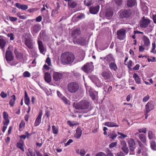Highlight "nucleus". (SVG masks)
I'll return each mask as SVG.
<instances>
[{
  "mask_svg": "<svg viewBox=\"0 0 156 156\" xmlns=\"http://www.w3.org/2000/svg\"><path fill=\"white\" fill-rule=\"evenodd\" d=\"M92 89L91 88V87H90L88 91L90 96L91 98L92 99L94 100L96 99L97 94H95L92 91Z\"/></svg>",
  "mask_w": 156,
  "mask_h": 156,
  "instance_id": "28",
  "label": "nucleus"
},
{
  "mask_svg": "<svg viewBox=\"0 0 156 156\" xmlns=\"http://www.w3.org/2000/svg\"><path fill=\"white\" fill-rule=\"evenodd\" d=\"M93 82L95 83L96 85L98 87H101L102 85L103 84L100 81L98 78L97 77L95 78V80H93Z\"/></svg>",
  "mask_w": 156,
  "mask_h": 156,
  "instance_id": "33",
  "label": "nucleus"
},
{
  "mask_svg": "<svg viewBox=\"0 0 156 156\" xmlns=\"http://www.w3.org/2000/svg\"><path fill=\"white\" fill-rule=\"evenodd\" d=\"M151 22V20L143 16L140 22V27L142 28H146L149 26L151 27L150 24Z\"/></svg>",
  "mask_w": 156,
  "mask_h": 156,
  "instance_id": "4",
  "label": "nucleus"
},
{
  "mask_svg": "<svg viewBox=\"0 0 156 156\" xmlns=\"http://www.w3.org/2000/svg\"><path fill=\"white\" fill-rule=\"evenodd\" d=\"M148 137L150 139H152L154 137V135L153 134L152 131L149 130L148 133Z\"/></svg>",
  "mask_w": 156,
  "mask_h": 156,
  "instance_id": "43",
  "label": "nucleus"
},
{
  "mask_svg": "<svg viewBox=\"0 0 156 156\" xmlns=\"http://www.w3.org/2000/svg\"><path fill=\"white\" fill-rule=\"evenodd\" d=\"M133 77L134 78L137 84H140L141 83L140 79L139 76L136 73H134L133 75Z\"/></svg>",
  "mask_w": 156,
  "mask_h": 156,
  "instance_id": "26",
  "label": "nucleus"
},
{
  "mask_svg": "<svg viewBox=\"0 0 156 156\" xmlns=\"http://www.w3.org/2000/svg\"><path fill=\"white\" fill-rule=\"evenodd\" d=\"M8 19L12 22L16 21L17 20V18L11 16H9Z\"/></svg>",
  "mask_w": 156,
  "mask_h": 156,
  "instance_id": "48",
  "label": "nucleus"
},
{
  "mask_svg": "<svg viewBox=\"0 0 156 156\" xmlns=\"http://www.w3.org/2000/svg\"><path fill=\"white\" fill-rule=\"evenodd\" d=\"M139 65L137 64L133 68V69L134 70L136 71L139 69Z\"/></svg>",
  "mask_w": 156,
  "mask_h": 156,
  "instance_id": "61",
  "label": "nucleus"
},
{
  "mask_svg": "<svg viewBox=\"0 0 156 156\" xmlns=\"http://www.w3.org/2000/svg\"><path fill=\"white\" fill-rule=\"evenodd\" d=\"M82 133L81 129L79 128H77L76 130V133L74 135L75 137L79 139L81 136Z\"/></svg>",
  "mask_w": 156,
  "mask_h": 156,
  "instance_id": "22",
  "label": "nucleus"
},
{
  "mask_svg": "<svg viewBox=\"0 0 156 156\" xmlns=\"http://www.w3.org/2000/svg\"><path fill=\"white\" fill-rule=\"evenodd\" d=\"M68 5L73 8H74L76 6V4L75 2L72 1L68 2Z\"/></svg>",
  "mask_w": 156,
  "mask_h": 156,
  "instance_id": "36",
  "label": "nucleus"
},
{
  "mask_svg": "<svg viewBox=\"0 0 156 156\" xmlns=\"http://www.w3.org/2000/svg\"><path fill=\"white\" fill-rule=\"evenodd\" d=\"M73 106L76 109H86L88 108L89 103L86 101H83L76 104L74 103Z\"/></svg>",
  "mask_w": 156,
  "mask_h": 156,
  "instance_id": "3",
  "label": "nucleus"
},
{
  "mask_svg": "<svg viewBox=\"0 0 156 156\" xmlns=\"http://www.w3.org/2000/svg\"><path fill=\"white\" fill-rule=\"evenodd\" d=\"M38 44L39 49L40 52L42 54H44V49L42 42L38 40Z\"/></svg>",
  "mask_w": 156,
  "mask_h": 156,
  "instance_id": "19",
  "label": "nucleus"
},
{
  "mask_svg": "<svg viewBox=\"0 0 156 156\" xmlns=\"http://www.w3.org/2000/svg\"><path fill=\"white\" fill-rule=\"evenodd\" d=\"M46 62L49 66H51V60L50 58H47L46 60Z\"/></svg>",
  "mask_w": 156,
  "mask_h": 156,
  "instance_id": "59",
  "label": "nucleus"
},
{
  "mask_svg": "<svg viewBox=\"0 0 156 156\" xmlns=\"http://www.w3.org/2000/svg\"><path fill=\"white\" fill-rule=\"evenodd\" d=\"M67 87L69 92L71 93H75L78 90L80 86L78 83L72 82L68 84Z\"/></svg>",
  "mask_w": 156,
  "mask_h": 156,
  "instance_id": "2",
  "label": "nucleus"
},
{
  "mask_svg": "<svg viewBox=\"0 0 156 156\" xmlns=\"http://www.w3.org/2000/svg\"><path fill=\"white\" fill-rule=\"evenodd\" d=\"M75 59L74 55L72 53L65 52L61 55V60L64 63L70 64L72 63Z\"/></svg>",
  "mask_w": 156,
  "mask_h": 156,
  "instance_id": "1",
  "label": "nucleus"
},
{
  "mask_svg": "<svg viewBox=\"0 0 156 156\" xmlns=\"http://www.w3.org/2000/svg\"><path fill=\"white\" fill-rule=\"evenodd\" d=\"M116 156H125V155L122 152H120L117 153Z\"/></svg>",
  "mask_w": 156,
  "mask_h": 156,
  "instance_id": "64",
  "label": "nucleus"
},
{
  "mask_svg": "<svg viewBox=\"0 0 156 156\" xmlns=\"http://www.w3.org/2000/svg\"><path fill=\"white\" fill-rule=\"evenodd\" d=\"M151 58H148L147 60L148 62H156L155 58V57H151Z\"/></svg>",
  "mask_w": 156,
  "mask_h": 156,
  "instance_id": "51",
  "label": "nucleus"
},
{
  "mask_svg": "<svg viewBox=\"0 0 156 156\" xmlns=\"http://www.w3.org/2000/svg\"><path fill=\"white\" fill-rule=\"evenodd\" d=\"M95 156H106V154L103 152H99L96 154Z\"/></svg>",
  "mask_w": 156,
  "mask_h": 156,
  "instance_id": "49",
  "label": "nucleus"
},
{
  "mask_svg": "<svg viewBox=\"0 0 156 156\" xmlns=\"http://www.w3.org/2000/svg\"><path fill=\"white\" fill-rule=\"evenodd\" d=\"M113 14L112 11L108 10L106 13V16L107 17H110L112 16Z\"/></svg>",
  "mask_w": 156,
  "mask_h": 156,
  "instance_id": "40",
  "label": "nucleus"
},
{
  "mask_svg": "<svg viewBox=\"0 0 156 156\" xmlns=\"http://www.w3.org/2000/svg\"><path fill=\"white\" fill-rule=\"evenodd\" d=\"M84 5L87 6H90L92 4V2L91 1H86L85 0L84 1Z\"/></svg>",
  "mask_w": 156,
  "mask_h": 156,
  "instance_id": "45",
  "label": "nucleus"
},
{
  "mask_svg": "<svg viewBox=\"0 0 156 156\" xmlns=\"http://www.w3.org/2000/svg\"><path fill=\"white\" fill-rule=\"evenodd\" d=\"M136 3L135 0H128L127 2V5L129 7L134 6Z\"/></svg>",
  "mask_w": 156,
  "mask_h": 156,
  "instance_id": "30",
  "label": "nucleus"
},
{
  "mask_svg": "<svg viewBox=\"0 0 156 156\" xmlns=\"http://www.w3.org/2000/svg\"><path fill=\"white\" fill-rule=\"evenodd\" d=\"M139 138L143 143H145L146 142V137L144 134H140L139 136Z\"/></svg>",
  "mask_w": 156,
  "mask_h": 156,
  "instance_id": "35",
  "label": "nucleus"
},
{
  "mask_svg": "<svg viewBox=\"0 0 156 156\" xmlns=\"http://www.w3.org/2000/svg\"><path fill=\"white\" fill-rule=\"evenodd\" d=\"M126 65H127L128 68L130 69H131L133 65V62L132 60H129V62L127 64H125Z\"/></svg>",
  "mask_w": 156,
  "mask_h": 156,
  "instance_id": "38",
  "label": "nucleus"
},
{
  "mask_svg": "<svg viewBox=\"0 0 156 156\" xmlns=\"http://www.w3.org/2000/svg\"><path fill=\"white\" fill-rule=\"evenodd\" d=\"M80 33V31L78 29L74 30L72 32V36L73 38L74 39H76V37L79 36Z\"/></svg>",
  "mask_w": 156,
  "mask_h": 156,
  "instance_id": "18",
  "label": "nucleus"
},
{
  "mask_svg": "<svg viewBox=\"0 0 156 156\" xmlns=\"http://www.w3.org/2000/svg\"><path fill=\"white\" fill-rule=\"evenodd\" d=\"M123 16L125 18L129 17L131 14V12L129 10H125L122 12Z\"/></svg>",
  "mask_w": 156,
  "mask_h": 156,
  "instance_id": "32",
  "label": "nucleus"
},
{
  "mask_svg": "<svg viewBox=\"0 0 156 156\" xmlns=\"http://www.w3.org/2000/svg\"><path fill=\"white\" fill-rule=\"evenodd\" d=\"M152 48L151 51V52L154 53V51L156 48V45L155 42H154L152 43Z\"/></svg>",
  "mask_w": 156,
  "mask_h": 156,
  "instance_id": "52",
  "label": "nucleus"
},
{
  "mask_svg": "<svg viewBox=\"0 0 156 156\" xmlns=\"http://www.w3.org/2000/svg\"><path fill=\"white\" fill-rule=\"evenodd\" d=\"M128 144L130 151H133L135 149L134 146L135 145L134 140L132 138L129 139L128 140Z\"/></svg>",
  "mask_w": 156,
  "mask_h": 156,
  "instance_id": "16",
  "label": "nucleus"
},
{
  "mask_svg": "<svg viewBox=\"0 0 156 156\" xmlns=\"http://www.w3.org/2000/svg\"><path fill=\"white\" fill-rule=\"evenodd\" d=\"M109 66V68L112 70L115 71L118 69L117 66L115 62H113L110 63Z\"/></svg>",
  "mask_w": 156,
  "mask_h": 156,
  "instance_id": "20",
  "label": "nucleus"
},
{
  "mask_svg": "<svg viewBox=\"0 0 156 156\" xmlns=\"http://www.w3.org/2000/svg\"><path fill=\"white\" fill-rule=\"evenodd\" d=\"M76 152L81 156H84L86 153L85 150L83 149H77L76 150Z\"/></svg>",
  "mask_w": 156,
  "mask_h": 156,
  "instance_id": "29",
  "label": "nucleus"
},
{
  "mask_svg": "<svg viewBox=\"0 0 156 156\" xmlns=\"http://www.w3.org/2000/svg\"><path fill=\"white\" fill-rule=\"evenodd\" d=\"M144 45L143 46H140L139 47V50L140 52H143L145 50V48L144 47Z\"/></svg>",
  "mask_w": 156,
  "mask_h": 156,
  "instance_id": "60",
  "label": "nucleus"
},
{
  "mask_svg": "<svg viewBox=\"0 0 156 156\" xmlns=\"http://www.w3.org/2000/svg\"><path fill=\"white\" fill-rule=\"evenodd\" d=\"M109 136L111 138L114 139L117 136V135L115 132L112 131V133H110Z\"/></svg>",
  "mask_w": 156,
  "mask_h": 156,
  "instance_id": "42",
  "label": "nucleus"
},
{
  "mask_svg": "<svg viewBox=\"0 0 156 156\" xmlns=\"http://www.w3.org/2000/svg\"><path fill=\"white\" fill-rule=\"evenodd\" d=\"M53 133L54 134H57L58 133V129L54 125L52 126Z\"/></svg>",
  "mask_w": 156,
  "mask_h": 156,
  "instance_id": "44",
  "label": "nucleus"
},
{
  "mask_svg": "<svg viewBox=\"0 0 156 156\" xmlns=\"http://www.w3.org/2000/svg\"><path fill=\"white\" fill-rule=\"evenodd\" d=\"M63 76L62 74L57 72H54L53 74V79L55 81H58L61 79Z\"/></svg>",
  "mask_w": 156,
  "mask_h": 156,
  "instance_id": "14",
  "label": "nucleus"
},
{
  "mask_svg": "<svg viewBox=\"0 0 156 156\" xmlns=\"http://www.w3.org/2000/svg\"><path fill=\"white\" fill-rule=\"evenodd\" d=\"M123 0H115V2L118 5H121L122 2Z\"/></svg>",
  "mask_w": 156,
  "mask_h": 156,
  "instance_id": "53",
  "label": "nucleus"
},
{
  "mask_svg": "<svg viewBox=\"0 0 156 156\" xmlns=\"http://www.w3.org/2000/svg\"><path fill=\"white\" fill-rule=\"evenodd\" d=\"M66 104H69V101L65 97H61V99Z\"/></svg>",
  "mask_w": 156,
  "mask_h": 156,
  "instance_id": "41",
  "label": "nucleus"
},
{
  "mask_svg": "<svg viewBox=\"0 0 156 156\" xmlns=\"http://www.w3.org/2000/svg\"><path fill=\"white\" fill-rule=\"evenodd\" d=\"M23 76L26 77H29L30 76V73L28 71H26L23 73Z\"/></svg>",
  "mask_w": 156,
  "mask_h": 156,
  "instance_id": "50",
  "label": "nucleus"
},
{
  "mask_svg": "<svg viewBox=\"0 0 156 156\" xmlns=\"http://www.w3.org/2000/svg\"><path fill=\"white\" fill-rule=\"evenodd\" d=\"M9 122V119H4L3 121V123L4 125L8 126Z\"/></svg>",
  "mask_w": 156,
  "mask_h": 156,
  "instance_id": "58",
  "label": "nucleus"
},
{
  "mask_svg": "<svg viewBox=\"0 0 156 156\" xmlns=\"http://www.w3.org/2000/svg\"><path fill=\"white\" fill-rule=\"evenodd\" d=\"M1 96L3 98H5L7 97V94L4 91H2L1 94Z\"/></svg>",
  "mask_w": 156,
  "mask_h": 156,
  "instance_id": "56",
  "label": "nucleus"
},
{
  "mask_svg": "<svg viewBox=\"0 0 156 156\" xmlns=\"http://www.w3.org/2000/svg\"><path fill=\"white\" fill-rule=\"evenodd\" d=\"M42 17L41 16H39L36 18V21L37 22H40L42 20Z\"/></svg>",
  "mask_w": 156,
  "mask_h": 156,
  "instance_id": "63",
  "label": "nucleus"
},
{
  "mask_svg": "<svg viewBox=\"0 0 156 156\" xmlns=\"http://www.w3.org/2000/svg\"><path fill=\"white\" fill-rule=\"evenodd\" d=\"M25 104L27 105H28L30 102V99L26 91L25 92Z\"/></svg>",
  "mask_w": 156,
  "mask_h": 156,
  "instance_id": "34",
  "label": "nucleus"
},
{
  "mask_svg": "<svg viewBox=\"0 0 156 156\" xmlns=\"http://www.w3.org/2000/svg\"><path fill=\"white\" fill-rule=\"evenodd\" d=\"M100 6L98 5L95 6H92L90 8L89 11L91 14H96L98 12Z\"/></svg>",
  "mask_w": 156,
  "mask_h": 156,
  "instance_id": "15",
  "label": "nucleus"
},
{
  "mask_svg": "<svg viewBox=\"0 0 156 156\" xmlns=\"http://www.w3.org/2000/svg\"><path fill=\"white\" fill-rule=\"evenodd\" d=\"M142 39L144 44V46H148L150 44V41L149 39L146 36L144 35L142 37Z\"/></svg>",
  "mask_w": 156,
  "mask_h": 156,
  "instance_id": "17",
  "label": "nucleus"
},
{
  "mask_svg": "<svg viewBox=\"0 0 156 156\" xmlns=\"http://www.w3.org/2000/svg\"><path fill=\"white\" fill-rule=\"evenodd\" d=\"M42 115V112H40L34 122V125L35 126H38L41 123V117Z\"/></svg>",
  "mask_w": 156,
  "mask_h": 156,
  "instance_id": "13",
  "label": "nucleus"
},
{
  "mask_svg": "<svg viewBox=\"0 0 156 156\" xmlns=\"http://www.w3.org/2000/svg\"><path fill=\"white\" fill-rule=\"evenodd\" d=\"M73 42L74 44H78L81 45H84L86 44V41L85 38L80 37L78 39L73 40Z\"/></svg>",
  "mask_w": 156,
  "mask_h": 156,
  "instance_id": "8",
  "label": "nucleus"
},
{
  "mask_svg": "<svg viewBox=\"0 0 156 156\" xmlns=\"http://www.w3.org/2000/svg\"><path fill=\"white\" fill-rule=\"evenodd\" d=\"M25 44L30 49H32L33 48V40L30 38L25 39Z\"/></svg>",
  "mask_w": 156,
  "mask_h": 156,
  "instance_id": "10",
  "label": "nucleus"
},
{
  "mask_svg": "<svg viewBox=\"0 0 156 156\" xmlns=\"http://www.w3.org/2000/svg\"><path fill=\"white\" fill-rule=\"evenodd\" d=\"M102 76L104 79L108 80L111 78L112 76V75L111 72L110 71H105L101 74Z\"/></svg>",
  "mask_w": 156,
  "mask_h": 156,
  "instance_id": "12",
  "label": "nucleus"
},
{
  "mask_svg": "<svg viewBox=\"0 0 156 156\" xmlns=\"http://www.w3.org/2000/svg\"><path fill=\"white\" fill-rule=\"evenodd\" d=\"M101 59L104 60L105 62H106L108 63L115 62V59L113 58L112 55L111 54L108 55L105 57L101 58Z\"/></svg>",
  "mask_w": 156,
  "mask_h": 156,
  "instance_id": "9",
  "label": "nucleus"
},
{
  "mask_svg": "<svg viewBox=\"0 0 156 156\" xmlns=\"http://www.w3.org/2000/svg\"><path fill=\"white\" fill-rule=\"evenodd\" d=\"M16 96L13 95L11 96V99L9 101V104L11 106H13L15 104L16 101Z\"/></svg>",
  "mask_w": 156,
  "mask_h": 156,
  "instance_id": "31",
  "label": "nucleus"
},
{
  "mask_svg": "<svg viewBox=\"0 0 156 156\" xmlns=\"http://www.w3.org/2000/svg\"><path fill=\"white\" fill-rule=\"evenodd\" d=\"M154 106L153 101L148 102L145 105V109L147 113H148L151 110L154 109Z\"/></svg>",
  "mask_w": 156,
  "mask_h": 156,
  "instance_id": "7",
  "label": "nucleus"
},
{
  "mask_svg": "<svg viewBox=\"0 0 156 156\" xmlns=\"http://www.w3.org/2000/svg\"><path fill=\"white\" fill-rule=\"evenodd\" d=\"M7 36L8 37L10 38V40L11 41L13 40L14 39L13 34L12 33L8 34Z\"/></svg>",
  "mask_w": 156,
  "mask_h": 156,
  "instance_id": "54",
  "label": "nucleus"
},
{
  "mask_svg": "<svg viewBox=\"0 0 156 156\" xmlns=\"http://www.w3.org/2000/svg\"><path fill=\"white\" fill-rule=\"evenodd\" d=\"M93 63L91 62L90 63H87L82 68L83 70L87 73L91 72L94 69Z\"/></svg>",
  "mask_w": 156,
  "mask_h": 156,
  "instance_id": "6",
  "label": "nucleus"
},
{
  "mask_svg": "<svg viewBox=\"0 0 156 156\" xmlns=\"http://www.w3.org/2000/svg\"><path fill=\"white\" fill-rule=\"evenodd\" d=\"M150 97L148 95H147L143 99V101L144 102H147L149 99Z\"/></svg>",
  "mask_w": 156,
  "mask_h": 156,
  "instance_id": "55",
  "label": "nucleus"
},
{
  "mask_svg": "<svg viewBox=\"0 0 156 156\" xmlns=\"http://www.w3.org/2000/svg\"><path fill=\"white\" fill-rule=\"evenodd\" d=\"M122 149L126 154H128L129 152V149L127 147H122Z\"/></svg>",
  "mask_w": 156,
  "mask_h": 156,
  "instance_id": "46",
  "label": "nucleus"
},
{
  "mask_svg": "<svg viewBox=\"0 0 156 156\" xmlns=\"http://www.w3.org/2000/svg\"><path fill=\"white\" fill-rule=\"evenodd\" d=\"M32 29L35 33H37L39 30L38 25H34L32 28Z\"/></svg>",
  "mask_w": 156,
  "mask_h": 156,
  "instance_id": "39",
  "label": "nucleus"
},
{
  "mask_svg": "<svg viewBox=\"0 0 156 156\" xmlns=\"http://www.w3.org/2000/svg\"><path fill=\"white\" fill-rule=\"evenodd\" d=\"M24 143L23 141H20L17 144V147L23 151H24V149L23 147Z\"/></svg>",
  "mask_w": 156,
  "mask_h": 156,
  "instance_id": "27",
  "label": "nucleus"
},
{
  "mask_svg": "<svg viewBox=\"0 0 156 156\" xmlns=\"http://www.w3.org/2000/svg\"><path fill=\"white\" fill-rule=\"evenodd\" d=\"M105 125L109 127H117L119 126L116 123L112 122H105Z\"/></svg>",
  "mask_w": 156,
  "mask_h": 156,
  "instance_id": "23",
  "label": "nucleus"
},
{
  "mask_svg": "<svg viewBox=\"0 0 156 156\" xmlns=\"http://www.w3.org/2000/svg\"><path fill=\"white\" fill-rule=\"evenodd\" d=\"M16 6L18 8L23 10H26L28 8L27 5H21L18 3H17L16 4Z\"/></svg>",
  "mask_w": 156,
  "mask_h": 156,
  "instance_id": "21",
  "label": "nucleus"
},
{
  "mask_svg": "<svg viewBox=\"0 0 156 156\" xmlns=\"http://www.w3.org/2000/svg\"><path fill=\"white\" fill-rule=\"evenodd\" d=\"M14 56L12 54V52L6 50L5 53V58L8 62L12 61Z\"/></svg>",
  "mask_w": 156,
  "mask_h": 156,
  "instance_id": "11",
  "label": "nucleus"
},
{
  "mask_svg": "<svg viewBox=\"0 0 156 156\" xmlns=\"http://www.w3.org/2000/svg\"><path fill=\"white\" fill-rule=\"evenodd\" d=\"M47 116V117H48L50 115V112L49 111V110L47 109H46L45 110V114Z\"/></svg>",
  "mask_w": 156,
  "mask_h": 156,
  "instance_id": "62",
  "label": "nucleus"
},
{
  "mask_svg": "<svg viewBox=\"0 0 156 156\" xmlns=\"http://www.w3.org/2000/svg\"><path fill=\"white\" fill-rule=\"evenodd\" d=\"M117 38L120 40H124L126 37V30L121 29L117 31Z\"/></svg>",
  "mask_w": 156,
  "mask_h": 156,
  "instance_id": "5",
  "label": "nucleus"
},
{
  "mask_svg": "<svg viewBox=\"0 0 156 156\" xmlns=\"http://www.w3.org/2000/svg\"><path fill=\"white\" fill-rule=\"evenodd\" d=\"M45 81L48 83H50L51 81V77L50 73H46L44 74V76Z\"/></svg>",
  "mask_w": 156,
  "mask_h": 156,
  "instance_id": "24",
  "label": "nucleus"
},
{
  "mask_svg": "<svg viewBox=\"0 0 156 156\" xmlns=\"http://www.w3.org/2000/svg\"><path fill=\"white\" fill-rule=\"evenodd\" d=\"M6 44L5 41L3 39H0V48L2 49L3 51H5L4 47Z\"/></svg>",
  "mask_w": 156,
  "mask_h": 156,
  "instance_id": "25",
  "label": "nucleus"
},
{
  "mask_svg": "<svg viewBox=\"0 0 156 156\" xmlns=\"http://www.w3.org/2000/svg\"><path fill=\"white\" fill-rule=\"evenodd\" d=\"M3 116L4 119H8L9 115L8 113L6 112H3Z\"/></svg>",
  "mask_w": 156,
  "mask_h": 156,
  "instance_id": "47",
  "label": "nucleus"
},
{
  "mask_svg": "<svg viewBox=\"0 0 156 156\" xmlns=\"http://www.w3.org/2000/svg\"><path fill=\"white\" fill-rule=\"evenodd\" d=\"M73 141V140L71 139H69L68 141L65 144V147H66L69 145L71 143H72Z\"/></svg>",
  "mask_w": 156,
  "mask_h": 156,
  "instance_id": "57",
  "label": "nucleus"
},
{
  "mask_svg": "<svg viewBox=\"0 0 156 156\" xmlns=\"http://www.w3.org/2000/svg\"><path fill=\"white\" fill-rule=\"evenodd\" d=\"M151 147L152 149L154 151L156 150V146L155 142L154 141H152L151 142Z\"/></svg>",
  "mask_w": 156,
  "mask_h": 156,
  "instance_id": "37",
  "label": "nucleus"
}]
</instances>
